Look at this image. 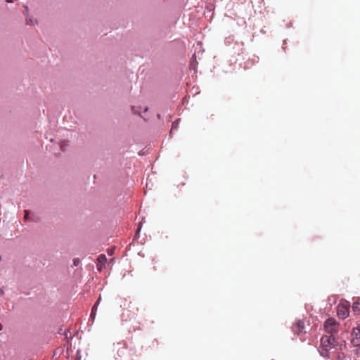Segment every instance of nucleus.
Wrapping results in <instances>:
<instances>
[{"instance_id": "nucleus-1", "label": "nucleus", "mask_w": 360, "mask_h": 360, "mask_svg": "<svg viewBox=\"0 0 360 360\" xmlns=\"http://www.w3.org/2000/svg\"><path fill=\"white\" fill-rule=\"evenodd\" d=\"M349 302L342 300L338 305L337 314L340 319H345L349 314Z\"/></svg>"}, {"instance_id": "nucleus-2", "label": "nucleus", "mask_w": 360, "mask_h": 360, "mask_svg": "<svg viewBox=\"0 0 360 360\" xmlns=\"http://www.w3.org/2000/svg\"><path fill=\"white\" fill-rule=\"evenodd\" d=\"M335 344L334 335H330V336H323L321 340V347L322 350L327 352L331 349Z\"/></svg>"}, {"instance_id": "nucleus-3", "label": "nucleus", "mask_w": 360, "mask_h": 360, "mask_svg": "<svg viewBox=\"0 0 360 360\" xmlns=\"http://www.w3.org/2000/svg\"><path fill=\"white\" fill-rule=\"evenodd\" d=\"M338 323L334 319H328L324 325V328L326 332L330 333V335H334V334L338 333Z\"/></svg>"}, {"instance_id": "nucleus-4", "label": "nucleus", "mask_w": 360, "mask_h": 360, "mask_svg": "<svg viewBox=\"0 0 360 360\" xmlns=\"http://www.w3.org/2000/svg\"><path fill=\"white\" fill-rule=\"evenodd\" d=\"M294 333L300 335L304 332V323L303 321H297L292 327Z\"/></svg>"}, {"instance_id": "nucleus-5", "label": "nucleus", "mask_w": 360, "mask_h": 360, "mask_svg": "<svg viewBox=\"0 0 360 360\" xmlns=\"http://www.w3.org/2000/svg\"><path fill=\"white\" fill-rule=\"evenodd\" d=\"M352 335L353 336L352 342L356 345H360V328H354Z\"/></svg>"}, {"instance_id": "nucleus-6", "label": "nucleus", "mask_w": 360, "mask_h": 360, "mask_svg": "<svg viewBox=\"0 0 360 360\" xmlns=\"http://www.w3.org/2000/svg\"><path fill=\"white\" fill-rule=\"evenodd\" d=\"M97 261H98L97 269L98 271H101L103 268V266L105 264V263L107 261V257L105 255H101L98 256Z\"/></svg>"}, {"instance_id": "nucleus-7", "label": "nucleus", "mask_w": 360, "mask_h": 360, "mask_svg": "<svg viewBox=\"0 0 360 360\" xmlns=\"http://www.w3.org/2000/svg\"><path fill=\"white\" fill-rule=\"evenodd\" d=\"M352 309L355 312H360V298H358L354 302Z\"/></svg>"}, {"instance_id": "nucleus-8", "label": "nucleus", "mask_w": 360, "mask_h": 360, "mask_svg": "<svg viewBox=\"0 0 360 360\" xmlns=\"http://www.w3.org/2000/svg\"><path fill=\"white\" fill-rule=\"evenodd\" d=\"M101 298L99 297L98 299V300L96 301V302L94 304V305L92 307V309H91V316L94 319L95 318V316H96V311L97 309V307H98V302L100 301Z\"/></svg>"}, {"instance_id": "nucleus-9", "label": "nucleus", "mask_w": 360, "mask_h": 360, "mask_svg": "<svg viewBox=\"0 0 360 360\" xmlns=\"http://www.w3.org/2000/svg\"><path fill=\"white\" fill-rule=\"evenodd\" d=\"M68 146V142L65 141H62L60 142V148L64 150H65V147Z\"/></svg>"}, {"instance_id": "nucleus-10", "label": "nucleus", "mask_w": 360, "mask_h": 360, "mask_svg": "<svg viewBox=\"0 0 360 360\" xmlns=\"http://www.w3.org/2000/svg\"><path fill=\"white\" fill-rule=\"evenodd\" d=\"M178 125H179V120H176L174 121L173 123H172V130L176 129L178 127Z\"/></svg>"}, {"instance_id": "nucleus-11", "label": "nucleus", "mask_w": 360, "mask_h": 360, "mask_svg": "<svg viewBox=\"0 0 360 360\" xmlns=\"http://www.w3.org/2000/svg\"><path fill=\"white\" fill-rule=\"evenodd\" d=\"M79 262H80V261L79 259H75L73 261V264L75 266H78Z\"/></svg>"}, {"instance_id": "nucleus-12", "label": "nucleus", "mask_w": 360, "mask_h": 360, "mask_svg": "<svg viewBox=\"0 0 360 360\" xmlns=\"http://www.w3.org/2000/svg\"><path fill=\"white\" fill-rule=\"evenodd\" d=\"M28 216H29V211L27 210H25V217H24V219L25 220H27L28 219Z\"/></svg>"}, {"instance_id": "nucleus-13", "label": "nucleus", "mask_w": 360, "mask_h": 360, "mask_svg": "<svg viewBox=\"0 0 360 360\" xmlns=\"http://www.w3.org/2000/svg\"><path fill=\"white\" fill-rule=\"evenodd\" d=\"M132 111L134 114H138L140 116H142L140 112L135 110V107H132Z\"/></svg>"}, {"instance_id": "nucleus-14", "label": "nucleus", "mask_w": 360, "mask_h": 360, "mask_svg": "<svg viewBox=\"0 0 360 360\" xmlns=\"http://www.w3.org/2000/svg\"><path fill=\"white\" fill-rule=\"evenodd\" d=\"M27 23L30 25H34V21L31 19H27Z\"/></svg>"}, {"instance_id": "nucleus-15", "label": "nucleus", "mask_w": 360, "mask_h": 360, "mask_svg": "<svg viewBox=\"0 0 360 360\" xmlns=\"http://www.w3.org/2000/svg\"><path fill=\"white\" fill-rule=\"evenodd\" d=\"M4 293V291L2 289L0 288V295H2Z\"/></svg>"}, {"instance_id": "nucleus-16", "label": "nucleus", "mask_w": 360, "mask_h": 360, "mask_svg": "<svg viewBox=\"0 0 360 360\" xmlns=\"http://www.w3.org/2000/svg\"><path fill=\"white\" fill-rule=\"evenodd\" d=\"M147 110H148V108L147 107H144V108H143L144 112H146Z\"/></svg>"}]
</instances>
